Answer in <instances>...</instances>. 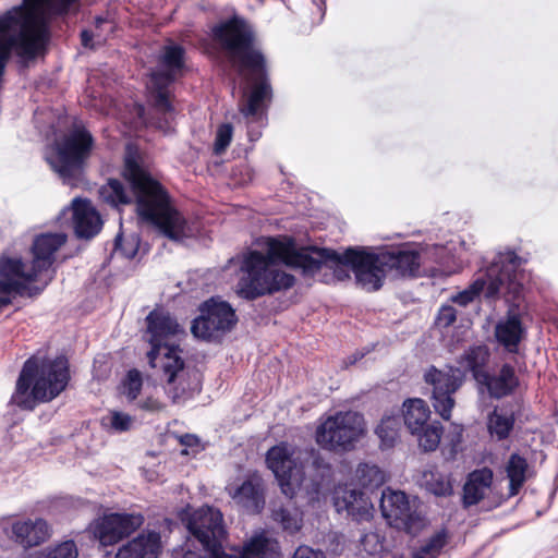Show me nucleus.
I'll list each match as a JSON object with an SVG mask.
<instances>
[{"label":"nucleus","mask_w":558,"mask_h":558,"mask_svg":"<svg viewBox=\"0 0 558 558\" xmlns=\"http://www.w3.org/2000/svg\"><path fill=\"white\" fill-rule=\"evenodd\" d=\"M196 441V438L192 435H185L181 438V442L187 446H192Z\"/></svg>","instance_id":"obj_50"},{"label":"nucleus","mask_w":558,"mask_h":558,"mask_svg":"<svg viewBox=\"0 0 558 558\" xmlns=\"http://www.w3.org/2000/svg\"><path fill=\"white\" fill-rule=\"evenodd\" d=\"M184 50L181 46L170 43L162 48L159 56V68L151 72L147 88L154 108V117L149 124L165 134L174 130L175 110L170 100L169 85L182 73Z\"/></svg>","instance_id":"obj_6"},{"label":"nucleus","mask_w":558,"mask_h":558,"mask_svg":"<svg viewBox=\"0 0 558 558\" xmlns=\"http://www.w3.org/2000/svg\"><path fill=\"white\" fill-rule=\"evenodd\" d=\"M51 278H52V276H51V275H48V276H47V280H45V286L48 283V281H50V280H51Z\"/></svg>","instance_id":"obj_52"},{"label":"nucleus","mask_w":558,"mask_h":558,"mask_svg":"<svg viewBox=\"0 0 558 558\" xmlns=\"http://www.w3.org/2000/svg\"><path fill=\"white\" fill-rule=\"evenodd\" d=\"M157 367L162 372L165 392L173 403H184L199 391V373L193 367L185 366L180 353L166 348Z\"/></svg>","instance_id":"obj_10"},{"label":"nucleus","mask_w":558,"mask_h":558,"mask_svg":"<svg viewBox=\"0 0 558 558\" xmlns=\"http://www.w3.org/2000/svg\"><path fill=\"white\" fill-rule=\"evenodd\" d=\"M77 556L78 549L75 542L66 539L44 548L35 558H77Z\"/></svg>","instance_id":"obj_37"},{"label":"nucleus","mask_w":558,"mask_h":558,"mask_svg":"<svg viewBox=\"0 0 558 558\" xmlns=\"http://www.w3.org/2000/svg\"><path fill=\"white\" fill-rule=\"evenodd\" d=\"M404 424L411 434L422 432L427 426L430 411L422 399H410L403 403Z\"/></svg>","instance_id":"obj_28"},{"label":"nucleus","mask_w":558,"mask_h":558,"mask_svg":"<svg viewBox=\"0 0 558 558\" xmlns=\"http://www.w3.org/2000/svg\"><path fill=\"white\" fill-rule=\"evenodd\" d=\"M373 505L364 493L360 492L356 501L352 502L347 515L356 521H367L372 518Z\"/></svg>","instance_id":"obj_41"},{"label":"nucleus","mask_w":558,"mask_h":558,"mask_svg":"<svg viewBox=\"0 0 558 558\" xmlns=\"http://www.w3.org/2000/svg\"><path fill=\"white\" fill-rule=\"evenodd\" d=\"M424 380L433 388L432 402L435 411L448 421L456 404L452 396L464 380L463 372L460 368L446 367L439 369L430 366L424 373Z\"/></svg>","instance_id":"obj_12"},{"label":"nucleus","mask_w":558,"mask_h":558,"mask_svg":"<svg viewBox=\"0 0 558 558\" xmlns=\"http://www.w3.org/2000/svg\"><path fill=\"white\" fill-rule=\"evenodd\" d=\"M524 329L518 314L509 311L507 317L500 320L495 328V336L500 344L509 352H515Z\"/></svg>","instance_id":"obj_27"},{"label":"nucleus","mask_w":558,"mask_h":558,"mask_svg":"<svg viewBox=\"0 0 558 558\" xmlns=\"http://www.w3.org/2000/svg\"><path fill=\"white\" fill-rule=\"evenodd\" d=\"M66 235L64 233H44L38 235L33 243V260L31 264L24 263L16 257H2V259H11L17 262L21 268L17 270L25 274L29 278L26 283L37 281L43 272H49L54 263L56 252L65 243Z\"/></svg>","instance_id":"obj_15"},{"label":"nucleus","mask_w":558,"mask_h":558,"mask_svg":"<svg viewBox=\"0 0 558 558\" xmlns=\"http://www.w3.org/2000/svg\"><path fill=\"white\" fill-rule=\"evenodd\" d=\"M160 553V534L155 531H144L122 545L114 558H158Z\"/></svg>","instance_id":"obj_23"},{"label":"nucleus","mask_w":558,"mask_h":558,"mask_svg":"<svg viewBox=\"0 0 558 558\" xmlns=\"http://www.w3.org/2000/svg\"><path fill=\"white\" fill-rule=\"evenodd\" d=\"M72 216L75 233L78 238H93L101 229L102 221L100 216L90 202L86 199H73Z\"/></svg>","instance_id":"obj_24"},{"label":"nucleus","mask_w":558,"mask_h":558,"mask_svg":"<svg viewBox=\"0 0 558 558\" xmlns=\"http://www.w3.org/2000/svg\"><path fill=\"white\" fill-rule=\"evenodd\" d=\"M187 529L206 551L223 545L227 538L222 513L213 507L194 511L187 521Z\"/></svg>","instance_id":"obj_16"},{"label":"nucleus","mask_w":558,"mask_h":558,"mask_svg":"<svg viewBox=\"0 0 558 558\" xmlns=\"http://www.w3.org/2000/svg\"><path fill=\"white\" fill-rule=\"evenodd\" d=\"M494 473L488 468L474 470L468 476L463 486V502L465 507L477 505L492 492Z\"/></svg>","instance_id":"obj_25"},{"label":"nucleus","mask_w":558,"mask_h":558,"mask_svg":"<svg viewBox=\"0 0 558 558\" xmlns=\"http://www.w3.org/2000/svg\"><path fill=\"white\" fill-rule=\"evenodd\" d=\"M380 510L389 523L398 529L412 532L421 518L416 511L414 500L400 490L384 489L380 498Z\"/></svg>","instance_id":"obj_18"},{"label":"nucleus","mask_w":558,"mask_h":558,"mask_svg":"<svg viewBox=\"0 0 558 558\" xmlns=\"http://www.w3.org/2000/svg\"><path fill=\"white\" fill-rule=\"evenodd\" d=\"M278 544L265 533L253 536L243 549L230 548L226 550L223 545L214 547L207 551L210 558H264L277 551Z\"/></svg>","instance_id":"obj_21"},{"label":"nucleus","mask_w":558,"mask_h":558,"mask_svg":"<svg viewBox=\"0 0 558 558\" xmlns=\"http://www.w3.org/2000/svg\"><path fill=\"white\" fill-rule=\"evenodd\" d=\"M95 141L83 125L74 124L57 145V153L47 157L51 168L70 185H74L92 156Z\"/></svg>","instance_id":"obj_8"},{"label":"nucleus","mask_w":558,"mask_h":558,"mask_svg":"<svg viewBox=\"0 0 558 558\" xmlns=\"http://www.w3.org/2000/svg\"><path fill=\"white\" fill-rule=\"evenodd\" d=\"M457 311L451 305H444L440 307L437 316V324L441 327H448L456 322Z\"/></svg>","instance_id":"obj_47"},{"label":"nucleus","mask_w":558,"mask_h":558,"mask_svg":"<svg viewBox=\"0 0 558 558\" xmlns=\"http://www.w3.org/2000/svg\"><path fill=\"white\" fill-rule=\"evenodd\" d=\"M265 253L250 252L241 265L242 276L236 286V293L255 300L265 294L289 289L294 277L278 268L279 264L301 269L305 275H314L323 266L332 269L339 260L333 250L314 246L298 248L288 236L263 239Z\"/></svg>","instance_id":"obj_1"},{"label":"nucleus","mask_w":558,"mask_h":558,"mask_svg":"<svg viewBox=\"0 0 558 558\" xmlns=\"http://www.w3.org/2000/svg\"><path fill=\"white\" fill-rule=\"evenodd\" d=\"M142 386L141 373L136 369H131L123 381V395L130 402L136 401L141 393Z\"/></svg>","instance_id":"obj_43"},{"label":"nucleus","mask_w":558,"mask_h":558,"mask_svg":"<svg viewBox=\"0 0 558 558\" xmlns=\"http://www.w3.org/2000/svg\"><path fill=\"white\" fill-rule=\"evenodd\" d=\"M520 265L521 258L513 252L498 253L485 275L468 289L453 295L451 300L462 306L471 303L480 293H484L486 299L504 296L507 301L510 298L515 300L522 290Z\"/></svg>","instance_id":"obj_7"},{"label":"nucleus","mask_w":558,"mask_h":558,"mask_svg":"<svg viewBox=\"0 0 558 558\" xmlns=\"http://www.w3.org/2000/svg\"><path fill=\"white\" fill-rule=\"evenodd\" d=\"M233 128L230 123L221 124L216 132L214 149L217 155L222 154L232 138Z\"/></svg>","instance_id":"obj_44"},{"label":"nucleus","mask_w":558,"mask_h":558,"mask_svg":"<svg viewBox=\"0 0 558 558\" xmlns=\"http://www.w3.org/2000/svg\"><path fill=\"white\" fill-rule=\"evenodd\" d=\"M311 457L312 452L295 449L286 442L268 450L267 465L279 481L282 494L288 498L296 495L304 480V463Z\"/></svg>","instance_id":"obj_9"},{"label":"nucleus","mask_w":558,"mask_h":558,"mask_svg":"<svg viewBox=\"0 0 558 558\" xmlns=\"http://www.w3.org/2000/svg\"><path fill=\"white\" fill-rule=\"evenodd\" d=\"M506 473L510 482V495L514 496L519 493L520 488L529 477V464L523 457L513 453L507 461Z\"/></svg>","instance_id":"obj_30"},{"label":"nucleus","mask_w":558,"mask_h":558,"mask_svg":"<svg viewBox=\"0 0 558 558\" xmlns=\"http://www.w3.org/2000/svg\"><path fill=\"white\" fill-rule=\"evenodd\" d=\"M116 251H121V253H122L124 256L129 257V258L133 257V256L135 255V252H136V251H135V250H133V248H132V250H130L129 252L123 251V250H122V247H121V236H120V235H118V236L116 238Z\"/></svg>","instance_id":"obj_49"},{"label":"nucleus","mask_w":558,"mask_h":558,"mask_svg":"<svg viewBox=\"0 0 558 558\" xmlns=\"http://www.w3.org/2000/svg\"><path fill=\"white\" fill-rule=\"evenodd\" d=\"M146 322L148 342L151 344L147 357L150 366L157 368L166 348L179 353V348L172 340L183 333V329L169 313L163 311H153L146 317Z\"/></svg>","instance_id":"obj_13"},{"label":"nucleus","mask_w":558,"mask_h":558,"mask_svg":"<svg viewBox=\"0 0 558 558\" xmlns=\"http://www.w3.org/2000/svg\"><path fill=\"white\" fill-rule=\"evenodd\" d=\"M289 498L287 504H275L272 507V519L281 524L283 530L289 533H295L301 529V511L292 504Z\"/></svg>","instance_id":"obj_29"},{"label":"nucleus","mask_w":558,"mask_h":558,"mask_svg":"<svg viewBox=\"0 0 558 558\" xmlns=\"http://www.w3.org/2000/svg\"><path fill=\"white\" fill-rule=\"evenodd\" d=\"M360 490L349 487L348 485L338 486L335 489L333 504L339 513L348 512L351 509L352 502L356 501Z\"/></svg>","instance_id":"obj_39"},{"label":"nucleus","mask_w":558,"mask_h":558,"mask_svg":"<svg viewBox=\"0 0 558 558\" xmlns=\"http://www.w3.org/2000/svg\"><path fill=\"white\" fill-rule=\"evenodd\" d=\"M513 426V420L510 416L501 415L494 412L489 416L488 428L492 435H496L498 439H504L509 435Z\"/></svg>","instance_id":"obj_40"},{"label":"nucleus","mask_w":558,"mask_h":558,"mask_svg":"<svg viewBox=\"0 0 558 558\" xmlns=\"http://www.w3.org/2000/svg\"><path fill=\"white\" fill-rule=\"evenodd\" d=\"M489 353L486 347L477 345L470 348L460 357L459 363L461 367L471 371L475 380L480 375H485L484 366L488 360Z\"/></svg>","instance_id":"obj_31"},{"label":"nucleus","mask_w":558,"mask_h":558,"mask_svg":"<svg viewBox=\"0 0 558 558\" xmlns=\"http://www.w3.org/2000/svg\"><path fill=\"white\" fill-rule=\"evenodd\" d=\"M400 428V418L397 415L384 416L376 427V434L381 441V446L392 447L398 438Z\"/></svg>","instance_id":"obj_33"},{"label":"nucleus","mask_w":558,"mask_h":558,"mask_svg":"<svg viewBox=\"0 0 558 558\" xmlns=\"http://www.w3.org/2000/svg\"><path fill=\"white\" fill-rule=\"evenodd\" d=\"M477 383L485 386L493 398L500 399L513 392L519 385L513 367L504 365L498 373L480 375Z\"/></svg>","instance_id":"obj_26"},{"label":"nucleus","mask_w":558,"mask_h":558,"mask_svg":"<svg viewBox=\"0 0 558 558\" xmlns=\"http://www.w3.org/2000/svg\"><path fill=\"white\" fill-rule=\"evenodd\" d=\"M364 430V418L360 413L338 412L317 427L316 441L324 449L348 450L361 438Z\"/></svg>","instance_id":"obj_11"},{"label":"nucleus","mask_w":558,"mask_h":558,"mask_svg":"<svg viewBox=\"0 0 558 558\" xmlns=\"http://www.w3.org/2000/svg\"><path fill=\"white\" fill-rule=\"evenodd\" d=\"M339 259L332 265L335 276L339 280L354 272L357 283L366 291L379 290L390 272L396 276H415L421 265V255L408 247H395L378 253L365 248L349 247L343 253L333 250Z\"/></svg>","instance_id":"obj_4"},{"label":"nucleus","mask_w":558,"mask_h":558,"mask_svg":"<svg viewBox=\"0 0 558 558\" xmlns=\"http://www.w3.org/2000/svg\"><path fill=\"white\" fill-rule=\"evenodd\" d=\"M361 357H362V354H360V353H355V354H353V355H352V359H353V360H352L350 363H351V364H354V363H355L359 359H361Z\"/></svg>","instance_id":"obj_51"},{"label":"nucleus","mask_w":558,"mask_h":558,"mask_svg":"<svg viewBox=\"0 0 558 558\" xmlns=\"http://www.w3.org/2000/svg\"><path fill=\"white\" fill-rule=\"evenodd\" d=\"M96 33H92L89 31H83L81 34L82 44L84 47H93V38L96 37L98 43L106 40V36L102 35L101 29L104 25L110 24L106 19L96 17Z\"/></svg>","instance_id":"obj_45"},{"label":"nucleus","mask_w":558,"mask_h":558,"mask_svg":"<svg viewBox=\"0 0 558 558\" xmlns=\"http://www.w3.org/2000/svg\"><path fill=\"white\" fill-rule=\"evenodd\" d=\"M292 558H326L322 550H314L307 546H300Z\"/></svg>","instance_id":"obj_48"},{"label":"nucleus","mask_w":558,"mask_h":558,"mask_svg":"<svg viewBox=\"0 0 558 558\" xmlns=\"http://www.w3.org/2000/svg\"><path fill=\"white\" fill-rule=\"evenodd\" d=\"M143 523L144 517L140 513H109L97 519L92 530L101 545L110 546L134 533Z\"/></svg>","instance_id":"obj_17"},{"label":"nucleus","mask_w":558,"mask_h":558,"mask_svg":"<svg viewBox=\"0 0 558 558\" xmlns=\"http://www.w3.org/2000/svg\"><path fill=\"white\" fill-rule=\"evenodd\" d=\"M136 407L145 412L156 414L160 413L166 409V404L159 399L148 396L136 402Z\"/></svg>","instance_id":"obj_46"},{"label":"nucleus","mask_w":558,"mask_h":558,"mask_svg":"<svg viewBox=\"0 0 558 558\" xmlns=\"http://www.w3.org/2000/svg\"><path fill=\"white\" fill-rule=\"evenodd\" d=\"M420 484L435 496H449L452 494V485L449 478L436 470H425L420 478Z\"/></svg>","instance_id":"obj_32"},{"label":"nucleus","mask_w":558,"mask_h":558,"mask_svg":"<svg viewBox=\"0 0 558 558\" xmlns=\"http://www.w3.org/2000/svg\"><path fill=\"white\" fill-rule=\"evenodd\" d=\"M69 379V365L64 357L40 360L32 356L20 372L11 403L23 410H33L37 403L58 397Z\"/></svg>","instance_id":"obj_5"},{"label":"nucleus","mask_w":558,"mask_h":558,"mask_svg":"<svg viewBox=\"0 0 558 558\" xmlns=\"http://www.w3.org/2000/svg\"><path fill=\"white\" fill-rule=\"evenodd\" d=\"M123 174L131 191L120 180L110 179L98 191L102 202L118 207L135 199L140 218L155 226L172 241H181L194 234L192 226L172 206L160 184L130 156L125 159Z\"/></svg>","instance_id":"obj_2"},{"label":"nucleus","mask_w":558,"mask_h":558,"mask_svg":"<svg viewBox=\"0 0 558 558\" xmlns=\"http://www.w3.org/2000/svg\"><path fill=\"white\" fill-rule=\"evenodd\" d=\"M448 543V535L445 531L436 532L412 558H438Z\"/></svg>","instance_id":"obj_35"},{"label":"nucleus","mask_w":558,"mask_h":558,"mask_svg":"<svg viewBox=\"0 0 558 558\" xmlns=\"http://www.w3.org/2000/svg\"><path fill=\"white\" fill-rule=\"evenodd\" d=\"M21 268L17 262L11 259H0V308L9 305L15 295H35L40 289H31L26 283L29 278L17 270Z\"/></svg>","instance_id":"obj_19"},{"label":"nucleus","mask_w":558,"mask_h":558,"mask_svg":"<svg viewBox=\"0 0 558 558\" xmlns=\"http://www.w3.org/2000/svg\"><path fill=\"white\" fill-rule=\"evenodd\" d=\"M236 323L233 308L223 301L210 299L201 307V315L193 320L191 330L202 339H215L229 331Z\"/></svg>","instance_id":"obj_14"},{"label":"nucleus","mask_w":558,"mask_h":558,"mask_svg":"<svg viewBox=\"0 0 558 558\" xmlns=\"http://www.w3.org/2000/svg\"><path fill=\"white\" fill-rule=\"evenodd\" d=\"M51 536V527L44 519L19 520L11 525V538L23 548L45 543Z\"/></svg>","instance_id":"obj_22"},{"label":"nucleus","mask_w":558,"mask_h":558,"mask_svg":"<svg viewBox=\"0 0 558 558\" xmlns=\"http://www.w3.org/2000/svg\"><path fill=\"white\" fill-rule=\"evenodd\" d=\"M442 434V426L439 422H432L422 429L413 434L417 438L418 446L424 451H434L437 449Z\"/></svg>","instance_id":"obj_34"},{"label":"nucleus","mask_w":558,"mask_h":558,"mask_svg":"<svg viewBox=\"0 0 558 558\" xmlns=\"http://www.w3.org/2000/svg\"><path fill=\"white\" fill-rule=\"evenodd\" d=\"M355 477L364 487H377L385 482L384 472L377 465L367 463L357 466Z\"/></svg>","instance_id":"obj_36"},{"label":"nucleus","mask_w":558,"mask_h":558,"mask_svg":"<svg viewBox=\"0 0 558 558\" xmlns=\"http://www.w3.org/2000/svg\"><path fill=\"white\" fill-rule=\"evenodd\" d=\"M232 500L247 513H259L265 506L263 480L253 475L239 486L228 487Z\"/></svg>","instance_id":"obj_20"},{"label":"nucleus","mask_w":558,"mask_h":558,"mask_svg":"<svg viewBox=\"0 0 558 558\" xmlns=\"http://www.w3.org/2000/svg\"><path fill=\"white\" fill-rule=\"evenodd\" d=\"M373 505L364 493L360 492L356 501L352 502L347 515L356 521H367L372 518Z\"/></svg>","instance_id":"obj_42"},{"label":"nucleus","mask_w":558,"mask_h":558,"mask_svg":"<svg viewBox=\"0 0 558 558\" xmlns=\"http://www.w3.org/2000/svg\"><path fill=\"white\" fill-rule=\"evenodd\" d=\"M214 38L232 69L247 83L255 82L250 94L244 92L240 111L256 117L264 102L270 99L271 88L265 78V59L255 43L252 27L242 19L233 17L213 31Z\"/></svg>","instance_id":"obj_3"},{"label":"nucleus","mask_w":558,"mask_h":558,"mask_svg":"<svg viewBox=\"0 0 558 558\" xmlns=\"http://www.w3.org/2000/svg\"><path fill=\"white\" fill-rule=\"evenodd\" d=\"M134 422L133 416L121 411H110L101 420L102 426L114 433L130 430L133 427Z\"/></svg>","instance_id":"obj_38"}]
</instances>
